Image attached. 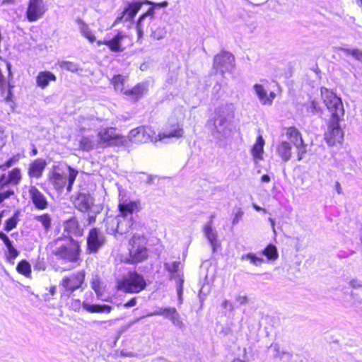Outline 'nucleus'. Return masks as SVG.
I'll return each mask as SVG.
<instances>
[{
	"mask_svg": "<svg viewBox=\"0 0 362 362\" xmlns=\"http://www.w3.org/2000/svg\"><path fill=\"white\" fill-rule=\"evenodd\" d=\"M66 169L67 173L60 165H53L48 173V182L58 193H62L64 189L71 192L78 175V170L71 165H66Z\"/></svg>",
	"mask_w": 362,
	"mask_h": 362,
	"instance_id": "1",
	"label": "nucleus"
},
{
	"mask_svg": "<svg viewBox=\"0 0 362 362\" xmlns=\"http://www.w3.org/2000/svg\"><path fill=\"white\" fill-rule=\"evenodd\" d=\"M146 238L140 235H134L129 240V257L126 262L136 264L146 260L148 257L146 247Z\"/></svg>",
	"mask_w": 362,
	"mask_h": 362,
	"instance_id": "2",
	"label": "nucleus"
},
{
	"mask_svg": "<svg viewBox=\"0 0 362 362\" xmlns=\"http://www.w3.org/2000/svg\"><path fill=\"white\" fill-rule=\"evenodd\" d=\"M320 90L323 103L330 113L329 119H341L344 115V109L341 98L327 88L322 87Z\"/></svg>",
	"mask_w": 362,
	"mask_h": 362,
	"instance_id": "3",
	"label": "nucleus"
},
{
	"mask_svg": "<svg viewBox=\"0 0 362 362\" xmlns=\"http://www.w3.org/2000/svg\"><path fill=\"white\" fill-rule=\"evenodd\" d=\"M144 277L136 272H129L127 276L117 283V288L126 293H139L146 288Z\"/></svg>",
	"mask_w": 362,
	"mask_h": 362,
	"instance_id": "4",
	"label": "nucleus"
},
{
	"mask_svg": "<svg viewBox=\"0 0 362 362\" xmlns=\"http://www.w3.org/2000/svg\"><path fill=\"white\" fill-rule=\"evenodd\" d=\"M70 243L66 245H62L56 249L54 255L58 259L64 262H77L80 256V247L78 243L71 237L69 238Z\"/></svg>",
	"mask_w": 362,
	"mask_h": 362,
	"instance_id": "5",
	"label": "nucleus"
},
{
	"mask_svg": "<svg viewBox=\"0 0 362 362\" xmlns=\"http://www.w3.org/2000/svg\"><path fill=\"white\" fill-rule=\"evenodd\" d=\"M131 39L122 31H117L116 35L110 40H98V46L105 45L112 52H122L132 45Z\"/></svg>",
	"mask_w": 362,
	"mask_h": 362,
	"instance_id": "6",
	"label": "nucleus"
},
{
	"mask_svg": "<svg viewBox=\"0 0 362 362\" xmlns=\"http://www.w3.org/2000/svg\"><path fill=\"white\" fill-rule=\"evenodd\" d=\"M341 119H329L327 124V131L325 132V140L330 146L342 144L344 140V132L339 125Z\"/></svg>",
	"mask_w": 362,
	"mask_h": 362,
	"instance_id": "7",
	"label": "nucleus"
},
{
	"mask_svg": "<svg viewBox=\"0 0 362 362\" xmlns=\"http://www.w3.org/2000/svg\"><path fill=\"white\" fill-rule=\"evenodd\" d=\"M98 143L105 146L118 145L124 141V136L120 134L116 127H105L97 134Z\"/></svg>",
	"mask_w": 362,
	"mask_h": 362,
	"instance_id": "8",
	"label": "nucleus"
},
{
	"mask_svg": "<svg viewBox=\"0 0 362 362\" xmlns=\"http://www.w3.org/2000/svg\"><path fill=\"white\" fill-rule=\"evenodd\" d=\"M71 201L77 209L86 213L92 208L94 199L87 189L81 188L71 197Z\"/></svg>",
	"mask_w": 362,
	"mask_h": 362,
	"instance_id": "9",
	"label": "nucleus"
},
{
	"mask_svg": "<svg viewBox=\"0 0 362 362\" xmlns=\"http://www.w3.org/2000/svg\"><path fill=\"white\" fill-rule=\"evenodd\" d=\"M85 279V272L78 271L72 273L69 276H65L60 285L64 288V291L67 295H71L74 291L81 287Z\"/></svg>",
	"mask_w": 362,
	"mask_h": 362,
	"instance_id": "10",
	"label": "nucleus"
},
{
	"mask_svg": "<svg viewBox=\"0 0 362 362\" xmlns=\"http://www.w3.org/2000/svg\"><path fill=\"white\" fill-rule=\"evenodd\" d=\"M47 10L44 0H28L26 18L29 22H35L43 16Z\"/></svg>",
	"mask_w": 362,
	"mask_h": 362,
	"instance_id": "11",
	"label": "nucleus"
},
{
	"mask_svg": "<svg viewBox=\"0 0 362 362\" xmlns=\"http://www.w3.org/2000/svg\"><path fill=\"white\" fill-rule=\"evenodd\" d=\"M144 4H153V6L155 5L154 4L147 0L144 1H135L129 2L122 11L121 16L119 18L124 19V21L133 22L135 18V16L140 11L141 8Z\"/></svg>",
	"mask_w": 362,
	"mask_h": 362,
	"instance_id": "12",
	"label": "nucleus"
},
{
	"mask_svg": "<svg viewBox=\"0 0 362 362\" xmlns=\"http://www.w3.org/2000/svg\"><path fill=\"white\" fill-rule=\"evenodd\" d=\"M288 139L293 143L298 148V160H300L305 153V146L299 130L295 127H290L286 129Z\"/></svg>",
	"mask_w": 362,
	"mask_h": 362,
	"instance_id": "13",
	"label": "nucleus"
},
{
	"mask_svg": "<svg viewBox=\"0 0 362 362\" xmlns=\"http://www.w3.org/2000/svg\"><path fill=\"white\" fill-rule=\"evenodd\" d=\"M30 199L34 206L38 210L46 209L48 201L44 194L35 185H30L28 189Z\"/></svg>",
	"mask_w": 362,
	"mask_h": 362,
	"instance_id": "14",
	"label": "nucleus"
},
{
	"mask_svg": "<svg viewBox=\"0 0 362 362\" xmlns=\"http://www.w3.org/2000/svg\"><path fill=\"white\" fill-rule=\"evenodd\" d=\"M21 179V170L19 168H14L9 170L7 174L4 173L0 175V189L10 185H18Z\"/></svg>",
	"mask_w": 362,
	"mask_h": 362,
	"instance_id": "15",
	"label": "nucleus"
},
{
	"mask_svg": "<svg viewBox=\"0 0 362 362\" xmlns=\"http://www.w3.org/2000/svg\"><path fill=\"white\" fill-rule=\"evenodd\" d=\"M141 209L140 201L133 200L127 202V200H120L118 204V211L122 217H127L133 213H137Z\"/></svg>",
	"mask_w": 362,
	"mask_h": 362,
	"instance_id": "16",
	"label": "nucleus"
},
{
	"mask_svg": "<svg viewBox=\"0 0 362 362\" xmlns=\"http://www.w3.org/2000/svg\"><path fill=\"white\" fill-rule=\"evenodd\" d=\"M47 166V162L43 158H37L30 163L28 168V175L30 178H40L42 177Z\"/></svg>",
	"mask_w": 362,
	"mask_h": 362,
	"instance_id": "17",
	"label": "nucleus"
},
{
	"mask_svg": "<svg viewBox=\"0 0 362 362\" xmlns=\"http://www.w3.org/2000/svg\"><path fill=\"white\" fill-rule=\"evenodd\" d=\"M104 237L99 233L97 228H93L89 233L87 244L90 252H95L103 244Z\"/></svg>",
	"mask_w": 362,
	"mask_h": 362,
	"instance_id": "18",
	"label": "nucleus"
},
{
	"mask_svg": "<svg viewBox=\"0 0 362 362\" xmlns=\"http://www.w3.org/2000/svg\"><path fill=\"white\" fill-rule=\"evenodd\" d=\"M184 136V130L180 124L174 123L170 125V129L159 132L158 137L159 140L170 139V138H181Z\"/></svg>",
	"mask_w": 362,
	"mask_h": 362,
	"instance_id": "19",
	"label": "nucleus"
},
{
	"mask_svg": "<svg viewBox=\"0 0 362 362\" xmlns=\"http://www.w3.org/2000/svg\"><path fill=\"white\" fill-rule=\"evenodd\" d=\"M56 81L57 76L49 71H40L35 78L36 86L41 89L46 88L49 82H55Z\"/></svg>",
	"mask_w": 362,
	"mask_h": 362,
	"instance_id": "20",
	"label": "nucleus"
},
{
	"mask_svg": "<svg viewBox=\"0 0 362 362\" xmlns=\"http://www.w3.org/2000/svg\"><path fill=\"white\" fill-rule=\"evenodd\" d=\"M254 89L259 100L263 105H271L273 100L276 97V94L273 91H271L269 94H267L262 85L255 84L254 86Z\"/></svg>",
	"mask_w": 362,
	"mask_h": 362,
	"instance_id": "21",
	"label": "nucleus"
},
{
	"mask_svg": "<svg viewBox=\"0 0 362 362\" xmlns=\"http://www.w3.org/2000/svg\"><path fill=\"white\" fill-rule=\"evenodd\" d=\"M264 146V140L261 135H259L251 148V153L255 160L263 159Z\"/></svg>",
	"mask_w": 362,
	"mask_h": 362,
	"instance_id": "22",
	"label": "nucleus"
},
{
	"mask_svg": "<svg viewBox=\"0 0 362 362\" xmlns=\"http://www.w3.org/2000/svg\"><path fill=\"white\" fill-rule=\"evenodd\" d=\"M234 61L233 56L228 52H221L216 55L214 64L217 68L226 67L228 65H230Z\"/></svg>",
	"mask_w": 362,
	"mask_h": 362,
	"instance_id": "23",
	"label": "nucleus"
},
{
	"mask_svg": "<svg viewBox=\"0 0 362 362\" xmlns=\"http://www.w3.org/2000/svg\"><path fill=\"white\" fill-rule=\"evenodd\" d=\"M0 238L5 244L7 252H6V258L7 259L11 262L14 259H16L18 255V251L13 247L12 242L9 240L7 235H6L3 233H0Z\"/></svg>",
	"mask_w": 362,
	"mask_h": 362,
	"instance_id": "24",
	"label": "nucleus"
},
{
	"mask_svg": "<svg viewBox=\"0 0 362 362\" xmlns=\"http://www.w3.org/2000/svg\"><path fill=\"white\" fill-rule=\"evenodd\" d=\"M146 17H150L151 20L154 18L153 6L148 8L144 13L141 14L136 22V28L137 31L138 38H141L143 35L144 25L143 21Z\"/></svg>",
	"mask_w": 362,
	"mask_h": 362,
	"instance_id": "25",
	"label": "nucleus"
},
{
	"mask_svg": "<svg viewBox=\"0 0 362 362\" xmlns=\"http://www.w3.org/2000/svg\"><path fill=\"white\" fill-rule=\"evenodd\" d=\"M204 234L211 245L213 252H216L221 246L216 228H204Z\"/></svg>",
	"mask_w": 362,
	"mask_h": 362,
	"instance_id": "26",
	"label": "nucleus"
},
{
	"mask_svg": "<svg viewBox=\"0 0 362 362\" xmlns=\"http://www.w3.org/2000/svg\"><path fill=\"white\" fill-rule=\"evenodd\" d=\"M122 94L130 98L134 101H138L144 95V86L141 83H137L131 88H124Z\"/></svg>",
	"mask_w": 362,
	"mask_h": 362,
	"instance_id": "27",
	"label": "nucleus"
},
{
	"mask_svg": "<svg viewBox=\"0 0 362 362\" xmlns=\"http://www.w3.org/2000/svg\"><path fill=\"white\" fill-rule=\"evenodd\" d=\"M276 153L284 161H288L291 156V144L287 141L281 142L276 147Z\"/></svg>",
	"mask_w": 362,
	"mask_h": 362,
	"instance_id": "28",
	"label": "nucleus"
},
{
	"mask_svg": "<svg viewBox=\"0 0 362 362\" xmlns=\"http://www.w3.org/2000/svg\"><path fill=\"white\" fill-rule=\"evenodd\" d=\"M162 316L170 320L176 326H181L182 325L180 314L175 308H165L163 313H162Z\"/></svg>",
	"mask_w": 362,
	"mask_h": 362,
	"instance_id": "29",
	"label": "nucleus"
},
{
	"mask_svg": "<svg viewBox=\"0 0 362 362\" xmlns=\"http://www.w3.org/2000/svg\"><path fill=\"white\" fill-rule=\"evenodd\" d=\"M83 308L89 313H105L111 312L112 308L108 305L88 304L83 303Z\"/></svg>",
	"mask_w": 362,
	"mask_h": 362,
	"instance_id": "30",
	"label": "nucleus"
},
{
	"mask_svg": "<svg viewBox=\"0 0 362 362\" xmlns=\"http://www.w3.org/2000/svg\"><path fill=\"white\" fill-rule=\"evenodd\" d=\"M125 81L126 76L122 74H115L110 79V83L113 86L115 90L119 91L122 93L124 90Z\"/></svg>",
	"mask_w": 362,
	"mask_h": 362,
	"instance_id": "31",
	"label": "nucleus"
},
{
	"mask_svg": "<svg viewBox=\"0 0 362 362\" xmlns=\"http://www.w3.org/2000/svg\"><path fill=\"white\" fill-rule=\"evenodd\" d=\"M94 142L91 138L88 136H82L79 141V149L83 151H89L93 148Z\"/></svg>",
	"mask_w": 362,
	"mask_h": 362,
	"instance_id": "32",
	"label": "nucleus"
},
{
	"mask_svg": "<svg viewBox=\"0 0 362 362\" xmlns=\"http://www.w3.org/2000/svg\"><path fill=\"white\" fill-rule=\"evenodd\" d=\"M61 69L71 72H76L78 71V64L73 62L62 61L59 62Z\"/></svg>",
	"mask_w": 362,
	"mask_h": 362,
	"instance_id": "33",
	"label": "nucleus"
},
{
	"mask_svg": "<svg viewBox=\"0 0 362 362\" xmlns=\"http://www.w3.org/2000/svg\"><path fill=\"white\" fill-rule=\"evenodd\" d=\"M345 54L352 56L355 59L362 62V51L358 49L339 48Z\"/></svg>",
	"mask_w": 362,
	"mask_h": 362,
	"instance_id": "34",
	"label": "nucleus"
},
{
	"mask_svg": "<svg viewBox=\"0 0 362 362\" xmlns=\"http://www.w3.org/2000/svg\"><path fill=\"white\" fill-rule=\"evenodd\" d=\"M263 254L271 260H275L278 258V252L276 247L273 245H269L263 251Z\"/></svg>",
	"mask_w": 362,
	"mask_h": 362,
	"instance_id": "35",
	"label": "nucleus"
},
{
	"mask_svg": "<svg viewBox=\"0 0 362 362\" xmlns=\"http://www.w3.org/2000/svg\"><path fill=\"white\" fill-rule=\"evenodd\" d=\"M21 158V155L20 153H17L13 155L11 158H9L7 160L3 163L0 165V168L5 170L6 168H11L13 164L18 163Z\"/></svg>",
	"mask_w": 362,
	"mask_h": 362,
	"instance_id": "36",
	"label": "nucleus"
},
{
	"mask_svg": "<svg viewBox=\"0 0 362 362\" xmlns=\"http://www.w3.org/2000/svg\"><path fill=\"white\" fill-rule=\"evenodd\" d=\"M95 213H88L83 214L81 217L80 223L83 225V226H87L91 224L95 223Z\"/></svg>",
	"mask_w": 362,
	"mask_h": 362,
	"instance_id": "37",
	"label": "nucleus"
},
{
	"mask_svg": "<svg viewBox=\"0 0 362 362\" xmlns=\"http://www.w3.org/2000/svg\"><path fill=\"white\" fill-rule=\"evenodd\" d=\"M17 270L19 273L28 276L31 272L30 265L26 260H22L18 264Z\"/></svg>",
	"mask_w": 362,
	"mask_h": 362,
	"instance_id": "38",
	"label": "nucleus"
},
{
	"mask_svg": "<svg viewBox=\"0 0 362 362\" xmlns=\"http://www.w3.org/2000/svg\"><path fill=\"white\" fill-rule=\"evenodd\" d=\"M21 215V212L19 211H16L12 216L8 217L5 221V226L7 227H13L17 225L19 221V217Z\"/></svg>",
	"mask_w": 362,
	"mask_h": 362,
	"instance_id": "39",
	"label": "nucleus"
},
{
	"mask_svg": "<svg viewBox=\"0 0 362 362\" xmlns=\"http://www.w3.org/2000/svg\"><path fill=\"white\" fill-rule=\"evenodd\" d=\"M13 85L8 83L6 93L5 90L4 95H1L4 97V101L7 103H14V95L13 93Z\"/></svg>",
	"mask_w": 362,
	"mask_h": 362,
	"instance_id": "40",
	"label": "nucleus"
},
{
	"mask_svg": "<svg viewBox=\"0 0 362 362\" xmlns=\"http://www.w3.org/2000/svg\"><path fill=\"white\" fill-rule=\"evenodd\" d=\"M242 259L250 260L252 264L256 266L259 265L264 261L262 257H257L253 253H248L247 255H243Z\"/></svg>",
	"mask_w": 362,
	"mask_h": 362,
	"instance_id": "41",
	"label": "nucleus"
},
{
	"mask_svg": "<svg viewBox=\"0 0 362 362\" xmlns=\"http://www.w3.org/2000/svg\"><path fill=\"white\" fill-rule=\"evenodd\" d=\"M35 219L38 221L40 223H41L43 226H50L51 222H52V218L51 216L45 213L42 215L37 216L35 217Z\"/></svg>",
	"mask_w": 362,
	"mask_h": 362,
	"instance_id": "42",
	"label": "nucleus"
},
{
	"mask_svg": "<svg viewBox=\"0 0 362 362\" xmlns=\"http://www.w3.org/2000/svg\"><path fill=\"white\" fill-rule=\"evenodd\" d=\"M81 33L83 36H84L87 40H89L90 42L93 43L95 41L94 34L89 30L87 25H84L81 28Z\"/></svg>",
	"mask_w": 362,
	"mask_h": 362,
	"instance_id": "43",
	"label": "nucleus"
},
{
	"mask_svg": "<svg viewBox=\"0 0 362 362\" xmlns=\"http://www.w3.org/2000/svg\"><path fill=\"white\" fill-rule=\"evenodd\" d=\"M180 264V262H173L172 263H165L164 267L166 270L170 272H176L178 270L179 266Z\"/></svg>",
	"mask_w": 362,
	"mask_h": 362,
	"instance_id": "44",
	"label": "nucleus"
},
{
	"mask_svg": "<svg viewBox=\"0 0 362 362\" xmlns=\"http://www.w3.org/2000/svg\"><path fill=\"white\" fill-rule=\"evenodd\" d=\"M14 193V190L12 189H8L5 191L0 192V203H1L4 199L13 195Z\"/></svg>",
	"mask_w": 362,
	"mask_h": 362,
	"instance_id": "45",
	"label": "nucleus"
},
{
	"mask_svg": "<svg viewBox=\"0 0 362 362\" xmlns=\"http://www.w3.org/2000/svg\"><path fill=\"white\" fill-rule=\"evenodd\" d=\"M111 230H112L113 234L115 237H117L118 235H122L123 233H127V228H110Z\"/></svg>",
	"mask_w": 362,
	"mask_h": 362,
	"instance_id": "46",
	"label": "nucleus"
},
{
	"mask_svg": "<svg viewBox=\"0 0 362 362\" xmlns=\"http://www.w3.org/2000/svg\"><path fill=\"white\" fill-rule=\"evenodd\" d=\"M6 88V80L0 70V93L1 95H4Z\"/></svg>",
	"mask_w": 362,
	"mask_h": 362,
	"instance_id": "47",
	"label": "nucleus"
},
{
	"mask_svg": "<svg viewBox=\"0 0 362 362\" xmlns=\"http://www.w3.org/2000/svg\"><path fill=\"white\" fill-rule=\"evenodd\" d=\"M79 221L76 216H73L66 221V226H78Z\"/></svg>",
	"mask_w": 362,
	"mask_h": 362,
	"instance_id": "48",
	"label": "nucleus"
},
{
	"mask_svg": "<svg viewBox=\"0 0 362 362\" xmlns=\"http://www.w3.org/2000/svg\"><path fill=\"white\" fill-rule=\"evenodd\" d=\"M235 300L240 305H245L248 303L249 300L246 296L238 295Z\"/></svg>",
	"mask_w": 362,
	"mask_h": 362,
	"instance_id": "49",
	"label": "nucleus"
},
{
	"mask_svg": "<svg viewBox=\"0 0 362 362\" xmlns=\"http://www.w3.org/2000/svg\"><path fill=\"white\" fill-rule=\"evenodd\" d=\"M183 279H180L177 283V291L179 299L181 300L182 294V284Z\"/></svg>",
	"mask_w": 362,
	"mask_h": 362,
	"instance_id": "50",
	"label": "nucleus"
},
{
	"mask_svg": "<svg viewBox=\"0 0 362 362\" xmlns=\"http://www.w3.org/2000/svg\"><path fill=\"white\" fill-rule=\"evenodd\" d=\"M221 306L224 309H228L230 312H233L234 310L233 305L228 300H223Z\"/></svg>",
	"mask_w": 362,
	"mask_h": 362,
	"instance_id": "51",
	"label": "nucleus"
},
{
	"mask_svg": "<svg viewBox=\"0 0 362 362\" xmlns=\"http://www.w3.org/2000/svg\"><path fill=\"white\" fill-rule=\"evenodd\" d=\"M350 286L353 287L354 288H358L362 287V281L357 280V279H353L350 281Z\"/></svg>",
	"mask_w": 362,
	"mask_h": 362,
	"instance_id": "52",
	"label": "nucleus"
},
{
	"mask_svg": "<svg viewBox=\"0 0 362 362\" xmlns=\"http://www.w3.org/2000/svg\"><path fill=\"white\" fill-rule=\"evenodd\" d=\"M92 288L95 291L98 296L100 294V286L98 281H92Z\"/></svg>",
	"mask_w": 362,
	"mask_h": 362,
	"instance_id": "53",
	"label": "nucleus"
},
{
	"mask_svg": "<svg viewBox=\"0 0 362 362\" xmlns=\"http://www.w3.org/2000/svg\"><path fill=\"white\" fill-rule=\"evenodd\" d=\"M275 348V350L276 351L277 354H276V356H279L281 358H283V356L284 355H288L289 357H291L292 356V354H290L289 352H287V351H280L279 350V346L277 345H276L274 346Z\"/></svg>",
	"mask_w": 362,
	"mask_h": 362,
	"instance_id": "54",
	"label": "nucleus"
},
{
	"mask_svg": "<svg viewBox=\"0 0 362 362\" xmlns=\"http://www.w3.org/2000/svg\"><path fill=\"white\" fill-rule=\"evenodd\" d=\"M164 309H165V308H160L154 310L152 313H148L146 315V316L151 317V316H156V315H162V313H163Z\"/></svg>",
	"mask_w": 362,
	"mask_h": 362,
	"instance_id": "55",
	"label": "nucleus"
},
{
	"mask_svg": "<svg viewBox=\"0 0 362 362\" xmlns=\"http://www.w3.org/2000/svg\"><path fill=\"white\" fill-rule=\"evenodd\" d=\"M136 298H133L131 300H129L128 302H127L124 305V306L125 308H130V307H133V306L136 305Z\"/></svg>",
	"mask_w": 362,
	"mask_h": 362,
	"instance_id": "56",
	"label": "nucleus"
},
{
	"mask_svg": "<svg viewBox=\"0 0 362 362\" xmlns=\"http://www.w3.org/2000/svg\"><path fill=\"white\" fill-rule=\"evenodd\" d=\"M93 324L97 325H102L103 324H107L108 326H112L114 324V320H107V321H94Z\"/></svg>",
	"mask_w": 362,
	"mask_h": 362,
	"instance_id": "57",
	"label": "nucleus"
},
{
	"mask_svg": "<svg viewBox=\"0 0 362 362\" xmlns=\"http://www.w3.org/2000/svg\"><path fill=\"white\" fill-rule=\"evenodd\" d=\"M130 327H131V323H127L126 325L121 327L118 331L119 335L125 332Z\"/></svg>",
	"mask_w": 362,
	"mask_h": 362,
	"instance_id": "58",
	"label": "nucleus"
},
{
	"mask_svg": "<svg viewBox=\"0 0 362 362\" xmlns=\"http://www.w3.org/2000/svg\"><path fill=\"white\" fill-rule=\"evenodd\" d=\"M243 214V212L241 210H238L235 216V218L233 219V223H236L242 217Z\"/></svg>",
	"mask_w": 362,
	"mask_h": 362,
	"instance_id": "59",
	"label": "nucleus"
},
{
	"mask_svg": "<svg viewBox=\"0 0 362 362\" xmlns=\"http://www.w3.org/2000/svg\"><path fill=\"white\" fill-rule=\"evenodd\" d=\"M121 356H125V357H134V356H135V354L132 351H122Z\"/></svg>",
	"mask_w": 362,
	"mask_h": 362,
	"instance_id": "60",
	"label": "nucleus"
},
{
	"mask_svg": "<svg viewBox=\"0 0 362 362\" xmlns=\"http://www.w3.org/2000/svg\"><path fill=\"white\" fill-rule=\"evenodd\" d=\"M16 0H0V6L11 5L15 3Z\"/></svg>",
	"mask_w": 362,
	"mask_h": 362,
	"instance_id": "61",
	"label": "nucleus"
},
{
	"mask_svg": "<svg viewBox=\"0 0 362 362\" xmlns=\"http://www.w3.org/2000/svg\"><path fill=\"white\" fill-rule=\"evenodd\" d=\"M261 181L262 182H269L270 181V177L268 175L264 174V175H262Z\"/></svg>",
	"mask_w": 362,
	"mask_h": 362,
	"instance_id": "62",
	"label": "nucleus"
},
{
	"mask_svg": "<svg viewBox=\"0 0 362 362\" xmlns=\"http://www.w3.org/2000/svg\"><path fill=\"white\" fill-rule=\"evenodd\" d=\"M335 189L338 194L341 193V185L339 182H335Z\"/></svg>",
	"mask_w": 362,
	"mask_h": 362,
	"instance_id": "63",
	"label": "nucleus"
},
{
	"mask_svg": "<svg viewBox=\"0 0 362 362\" xmlns=\"http://www.w3.org/2000/svg\"><path fill=\"white\" fill-rule=\"evenodd\" d=\"M56 291H57V288H56V286H52L49 289V293H51V295H54L55 293H56Z\"/></svg>",
	"mask_w": 362,
	"mask_h": 362,
	"instance_id": "64",
	"label": "nucleus"
}]
</instances>
